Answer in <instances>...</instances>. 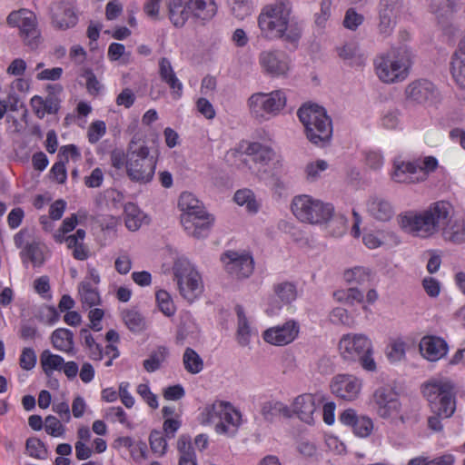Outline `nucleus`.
<instances>
[{
	"instance_id": "f257e3e1",
	"label": "nucleus",
	"mask_w": 465,
	"mask_h": 465,
	"mask_svg": "<svg viewBox=\"0 0 465 465\" xmlns=\"http://www.w3.org/2000/svg\"><path fill=\"white\" fill-rule=\"evenodd\" d=\"M292 6L290 1L281 0L263 6L258 25L267 38H279L285 42L297 43L302 32L301 24L291 16Z\"/></svg>"
},
{
	"instance_id": "f03ea898",
	"label": "nucleus",
	"mask_w": 465,
	"mask_h": 465,
	"mask_svg": "<svg viewBox=\"0 0 465 465\" xmlns=\"http://www.w3.org/2000/svg\"><path fill=\"white\" fill-rule=\"evenodd\" d=\"M455 384L447 378L432 379L422 385L423 396L430 403L433 415L428 419V427L441 431L442 419L450 418L456 410Z\"/></svg>"
},
{
	"instance_id": "7ed1b4c3",
	"label": "nucleus",
	"mask_w": 465,
	"mask_h": 465,
	"mask_svg": "<svg viewBox=\"0 0 465 465\" xmlns=\"http://www.w3.org/2000/svg\"><path fill=\"white\" fill-rule=\"evenodd\" d=\"M453 207L447 201H439L419 214L404 215L401 218V227L416 232L418 236L428 237L450 223Z\"/></svg>"
},
{
	"instance_id": "20e7f679",
	"label": "nucleus",
	"mask_w": 465,
	"mask_h": 465,
	"mask_svg": "<svg viewBox=\"0 0 465 465\" xmlns=\"http://www.w3.org/2000/svg\"><path fill=\"white\" fill-rule=\"evenodd\" d=\"M297 115L304 126L306 138L313 144L325 147L332 137V122L325 108L317 104H304Z\"/></svg>"
},
{
	"instance_id": "39448f33",
	"label": "nucleus",
	"mask_w": 465,
	"mask_h": 465,
	"mask_svg": "<svg viewBox=\"0 0 465 465\" xmlns=\"http://www.w3.org/2000/svg\"><path fill=\"white\" fill-rule=\"evenodd\" d=\"M183 212L181 223L185 231L194 238H204L209 234L213 218L206 213L203 203L191 193H183L178 201Z\"/></svg>"
},
{
	"instance_id": "423d86ee",
	"label": "nucleus",
	"mask_w": 465,
	"mask_h": 465,
	"mask_svg": "<svg viewBox=\"0 0 465 465\" xmlns=\"http://www.w3.org/2000/svg\"><path fill=\"white\" fill-rule=\"evenodd\" d=\"M157 160L150 155L144 141L133 137L127 146V176L131 181L147 183L153 178Z\"/></svg>"
},
{
	"instance_id": "0eeeda50",
	"label": "nucleus",
	"mask_w": 465,
	"mask_h": 465,
	"mask_svg": "<svg viewBox=\"0 0 465 465\" xmlns=\"http://www.w3.org/2000/svg\"><path fill=\"white\" fill-rule=\"evenodd\" d=\"M379 78L387 84L404 80L409 74L411 54L406 45L392 47L375 63Z\"/></svg>"
},
{
	"instance_id": "6e6552de",
	"label": "nucleus",
	"mask_w": 465,
	"mask_h": 465,
	"mask_svg": "<svg viewBox=\"0 0 465 465\" xmlns=\"http://www.w3.org/2000/svg\"><path fill=\"white\" fill-rule=\"evenodd\" d=\"M340 351L342 358L347 361L359 362L369 371L376 370V363L372 358V344L364 334H346L340 341Z\"/></svg>"
},
{
	"instance_id": "1a4fd4ad",
	"label": "nucleus",
	"mask_w": 465,
	"mask_h": 465,
	"mask_svg": "<svg viewBox=\"0 0 465 465\" xmlns=\"http://www.w3.org/2000/svg\"><path fill=\"white\" fill-rule=\"evenodd\" d=\"M292 211L300 221L312 224L325 223L334 213L332 204L324 203L305 194L293 198Z\"/></svg>"
},
{
	"instance_id": "9d476101",
	"label": "nucleus",
	"mask_w": 465,
	"mask_h": 465,
	"mask_svg": "<svg viewBox=\"0 0 465 465\" xmlns=\"http://www.w3.org/2000/svg\"><path fill=\"white\" fill-rule=\"evenodd\" d=\"M204 5L202 1L190 0H186L184 4L181 2L170 3V19L176 27H182L191 15L204 24L206 21L211 20L217 12L215 4L210 2L209 5Z\"/></svg>"
},
{
	"instance_id": "9b49d317",
	"label": "nucleus",
	"mask_w": 465,
	"mask_h": 465,
	"mask_svg": "<svg viewBox=\"0 0 465 465\" xmlns=\"http://www.w3.org/2000/svg\"><path fill=\"white\" fill-rule=\"evenodd\" d=\"M203 415L205 416L203 422L214 423L218 420L215 425L218 433H227L229 431L227 425L238 428L242 419L241 412L235 410L231 403L224 401H217L212 406L206 407Z\"/></svg>"
},
{
	"instance_id": "f8f14e48",
	"label": "nucleus",
	"mask_w": 465,
	"mask_h": 465,
	"mask_svg": "<svg viewBox=\"0 0 465 465\" xmlns=\"http://www.w3.org/2000/svg\"><path fill=\"white\" fill-rule=\"evenodd\" d=\"M226 272L237 279L248 278L253 272V259L245 252L227 251L221 257Z\"/></svg>"
},
{
	"instance_id": "ddd939ff",
	"label": "nucleus",
	"mask_w": 465,
	"mask_h": 465,
	"mask_svg": "<svg viewBox=\"0 0 465 465\" xmlns=\"http://www.w3.org/2000/svg\"><path fill=\"white\" fill-rule=\"evenodd\" d=\"M405 94L409 102L420 104H432L440 100L437 87L427 79H419L409 84Z\"/></svg>"
},
{
	"instance_id": "4468645a",
	"label": "nucleus",
	"mask_w": 465,
	"mask_h": 465,
	"mask_svg": "<svg viewBox=\"0 0 465 465\" xmlns=\"http://www.w3.org/2000/svg\"><path fill=\"white\" fill-rule=\"evenodd\" d=\"M259 62L264 72L273 77L285 76L291 68L290 56L280 50L262 52Z\"/></svg>"
},
{
	"instance_id": "2eb2a0df",
	"label": "nucleus",
	"mask_w": 465,
	"mask_h": 465,
	"mask_svg": "<svg viewBox=\"0 0 465 465\" xmlns=\"http://www.w3.org/2000/svg\"><path fill=\"white\" fill-rule=\"evenodd\" d=\"M459 0H431L430 11L447 35H453L457 32L451 21L459 10Z\"/></svg>"
},
{
	"instance_id": "dca6fc26",
	"label": "nucleus",
	"mask_w": 465,
	"mask_h": 465,
	"mask_svg": "<svg viewBox=\"0 0 465 465\" xmlns=\"http://www.w3.org/2000/svg\"><path fill=\"white\" fill-rule=\"evenodd\" d=\"M52 25L60 30H66L74 27L78 21L77 15L69 3L56 1L49 7Z\"/></svg>"
},
{
	"instance_id": "f3484780",
	"label": "nucleus",
	"mask_w": 465,
	"mask_h": 465,
	"mask_svg": "<svg viewBox=\"0 0 465 465\" xmlns=\"http://www.w3.org/2000/svg\"><path fill=\"white\" fill-rule=\"evenodd\" d=\"M299 333V324L291 320L282 325L270 328L263 332L265 341L282 346L292 342Z\"/></svg>"
},
{
	"instance_id": "a211bd4d",
	"label": "nucleus",
	"mask_w": 465,
	"mask_h": 465,
	"mask_svg": "<svg viewBox=\"0 0 465 465\" xmlns=\"http://www.w3.org/2000/svg\"><path fill=\"white\" fill-rule=\"evenodd\" d=\"M361 386L360 380L351 375H337L331 381V390L341 399L353 401L358 397Z\"/></svg>"
},
{
	"instance_id": "6ab92c4d",
	"label": "nucleus",
	"mask_w": 465,
	"mask_h": 465,
	"mask_svg": "<svg viewBox=\"0 0 465 465\" xmlns=\"http://www.w3.org/2000/svg\"><path fill=\"white\" fill-rule=\"evenodd\" d=\"M374 401L381 418H389L400 411L401 402L398 394L391 388L382 387L376 390Z\"/></svg>"
},
{
	"instance_id": "aec40b11",
	"label": "nucleus",
	"mask_w": 465,
	"mask_h": 465,
	"mask_svg": "<svg viewBox=\"0 0 465 465\" xmlns=\"http://www.w3.org/2000/svg\"><path fill=\"white\" fill-rule=\"evenodd\" d=\"M339 420L343 425L352 428L355 435L365 438L368 437L372 430V420L366 416H358L352 409L343 411L339 416Z\"/></svg>"
},
{
	"instance_id": "412c9836",
	"label": "nucleus",
	"mask_w": 465,
	"mask_h": 465,
	"mask_svg": "<svg viewBox=\"0 0 465 465\" xmlns=\"http://www.w3.org/2000/svg\"><path fill=\"white\" fill-rule=\"evenodd\" d=\"M420 351L424 358L436 361L447 354L448 343L440 337H423L420 343Z\"/></svg>"
},
{
	"instance_id": "4be33fe9",
	"label": "nucleus",
	"mask_w": 465,
	"mask_h": 465,
	"mask_svg": "<svg viewBox=\"0 0 465 465\" xmlns=\"http://www.w3.org/2000/svg\"><path fill=\"white\" fill-rule=\"evenodd\" d=\"M315 397L316 395L304 393L297 396L292 403V412L301 420L308 424L314 422L313 413L316 411Z\"/></svg>"
},
{
	"instance_id": "5701e85b",
	"label": "nucleus",
	"mask_w": 465,
	"mask_h": 465,
	"mask_svg": "<svg viewBox=\"0 0 465 465\" xmlns=\"http://www.w3.org/2000/svg\"><path fill=\"white\" fill-rule=\"evenodd\" d=\"M367 211L374 219L386 222L391 219L394 214V209L391 203L379 196H372L368 200Z\"/></svg>"
},
{
	"instance_id": "b1692460",
	"label": "nucleus",
	"mask_w": 465,
	"mask_h": 465,
	"mask_svg": "<svg viewBox=\"0 0 465 465\" xmlns=\"http://www.w3.org/2000/svg\"><path fill=\"white\" fill-rule=\"evenodd\" d=\"M391 178L396 183H414L420 182L418 167L415 163L401 162L394 164Z\"/></svg>"
},
{
	"instance_id": "393cba45",
	"label": "nucleus",
	"mask_w": 465,
	"mask_h": 465,
	"mask_svg": "<svg viewBox=\"0 0 465 465\" xmlns=\"http://www.w3.org/2000/svg\"><path fill=\"white\" fill-rule=\"evenodd\" d=\"M60 98L56 96H47L43 98L39 95H35L31 99V105L39 118H44L46 114H56L60 108Z\"/></svg>"
},
{
	"instance_id": "a878e982",
	"label": "nucleus",
	"mask_w": 465,
	"mask_h": 465,
	"mask_svg": "<svg viewBox=\"0 0 465 465\" xmlns=\"http://www.w3.org/2000/svg\"><path fill=\"white\" fill-rule=\"evenodd\" d=\"M177 284L181 294L189 302H193L203 292L201 276L198 272L191 273V276L183 281L180 280Z\"/></svg>"
},
{
	"instance_id": "bb28decb",
	"label": "nucleus",
	"mask_w": 465,
	"mask_h": 465,
	"mask_svg": "<svg viewBox=\"0 0 465 465\" xmlns=\"http://www.w3.org/2000/svg\"><path fill=\"white\" fill-rule=\"evenodd\" d=\"M51 341L55 349L74 354V333L72 331L65 328L56 329L51 335Z\"/></svg>"
},
{
	"instance_id": "cd10ccee",
	"label": "nucleus",
	"mask_w": 465,
	"mask_h": 465,
	"mask_svg": "<svg viewBox=\"0 0 465 465\" xmlns=\"http://www.w3.org/2000/svg\"><path fill=\"white\" fill-rule=\"evenodd\" d=\"M125 225L132 231H137L144 222L148 223V217L134 203L124 204Z\"/></svg>"
},
{
	"instance_id": "c85d7f7f",
	"label": "nucleus",
	"mask_w": 465,
	"mask_h": 465,
	"mask_svg": "<svg viewBox=\"0 0 465 465\" xmlns=\"http://www.w3.org/2000/svg\"><path fill=\"white\" fill-rule=\"evenodd\" d=\"M20 36L23 43L30 49H36L42 43V36L40 30L37 27V20H28L27 24L20 31Z\"/></svg>"
},
{
	"instance_id": "c756f323",
	"label": "nucleus",
	"mask_w": 465,
	"mask_h": 465,
	"mask_svg": "<svg viewBox=\"0 0 465 465\" xmlns=\"http://www.w3.org/2000/svg\"><path fill=\"white\" fill-rule=\"evenodd\" d=\"M251 114L257 120L265 119V114H270L264 93H256L248 99Z\"/></svg>"
},
{
	"instance_id": "7c9ffc66",
	"label": "nucleus",
	"mask_w": 465,
	"mask_h": 465,
	"mask_svg": "<svg viewBox=\"0 0 465 465\" xmlns=\"http://www.w3.org/2000/svg\"><path fill=\"white\" fill-rule=\"evenodd\" d=\"M442 235L446 241L461 243L465 242V220L452 221L443 229Z\"/></svg>"
},
{
	"instance_id": "2f4dec72",
	"label": "nucleus",
	"mask_w": 465,
	"mask_h": 465,
	"mask_svg": "<svg viewBox=\"0 0 465 465\" xmlns=\"http://www.w3.org/2000/svg\"><path fill=\"white\" fill-rule=\"evenodd\" d=\"M64 358L57 354H53L49 350H45L40 355V363L45 374L50 377L54 371H62Z\"/></svg>"
},
{
	"instance_id": "473e14b6",
	"label": "nucleus",
	"mask_w": 465,
	"mask_h": 465,
	"mask_svg": "<svg viewBox=\"0 0 465 465\" xmlns=\"http://www.w3.org/2000/svg\"><path fill=\"white\" fill-rule=\"evenodd\" d=\"M235 312L238 317L237 341L241 346L245 347L250 343L251 328L243 308L241 305H236Z\"/></svg>"
},
{
	"instance_id": "72a5a7b5",
	"label": "nucleus",
	"mask_w": 465,
	"mask_h": 465,
	"mask_svg": "<svg viewBox=\"0 0 465 465\" xmlns=\"http://www.w3.org/2000/svg\"><path fill=\"white\" fill-rule=\"evenodd\" d=\"M378 14H379V24H378L379 33L381 35H382L383 36H388L391 34V32L393 31V28L395 26L396 12L379 6Z\"/></svg>"
},
{
	"instance_id": "f704fd0d",
	"label": "nucleus",
	"mask_w": 465,
	"mask_h": 465,
	"mask_svg": "<svg viewBox=\"0 0 465 465\" xmlns=\"http://www.w3.org/2000/svg\"><path fill=\"white\" fill-rule=\"evenodd\" d=\"M168 349L165 346H159L151 351L148 359L144 360L143 366L148 372L156 371L161 368L162 363L168 356Z\"/></svg>"
},
{
	"instance_id": "c9c22d12",
	"label": "nucleus",
	"mask_w": 465,
	"mask_h": 465,
	"mask_svg": "<svg viewBox=\"0 0 465 465\" xmlns=\"http://www.w3.org/2000/svg\"><path fill=\"white\" fill-rule=\"evenodd\" d=\"M122 317L126 327L133 332H141L146 328L144 317L135 310H125Z\"/></svg>"
},
{
	"instance_id": "e433bc0d",
	"label": "nucleus",
	"mask_w": 465,
	"mask_h": 465,
	"mask_svg": "<svg viewBox=\"0 0 465 465\" xmlns=\"http://www.w3.org/2000/svg\"><path fill=\"white\" fill-rule=\"evenodd\" d=\"M183 363L187 372L197 374L203 369V361L201 356L192 348L187 347L183 355Z\"/></svg>"
},
{
	"instance_id": "4c0bfd02",
	"label": "nucleus",
	"mask_w": 465,
	"mask_h": 465,
	"mask_svg": "<svg viewBox=\"0 0 465 465\" xmlns=\"http://www.w3.org/2000/svg\"><path fill=\"white\" fill-rule=\"evenodd\" d=\"M371 271L364 267H355L344 272V279L350 283L363 286L371 282Z\"/></svg>"
},
{
	"instance_id": "58836bf2",
	"label": "nucleus",
	"mask_w": 465,
	"mask_h": 465,
	"mask_svg": "<svg viewBox=\"0 0 465 465\" xmlns=\"http://www.w3.org/2000/svg\"><path fill=\"white\" fill-rule=\"evenodd\" d=\"M247 152L249 154L253 155L252 160L255 163L262 164L268 163L272 159L273 155V152L271 148L263 146L259 143H251L247 148Z\"/></svg>"
},
{
	"instance_id": "ea45409f",
	"label": "nucleus",
	"mask_w": 465,
	"mask_h": 465,
	"mask_svg": "<svg viewBox=\"0 0 465 465\" xmlns=\"http://www.w3.org/2000/svg\"><path fill=\"white\" fill-rule=\"evenodd\" d=\"M26 453L35 459L46 460L48 457V450L45 443L38 438L31 437L25 442Z\"/></svg>"
},
{
	"instance_id": "a19ab883",
	"label": "nucleus",
	"mask_w": 465,
	"mask_h": 465,
	"mask_svg": "<svg viewBox=\"0 0 465 465\" xmlns=\"http://www.w3.org/2000/svg\"><path fill=\"white\" fill-rule=\"evenodd\" d=\"M81 300L84 303L92 307L100 302V295L95 288H93L91 283L88 282H82L78 287Z\"/></svg>"
},
{
	"instance_id": "79ce46f5",
	"label": "nucleus",
	"mask_w": 465,
	"mask_h": 465,
	"mask_svg": "<svg viewBox=\"0 0 465 465\" xmlns=\"http://www.w3.org/2000/svg\"><path fill=\"white\" fill-rule=\"evenodd\" d=\"M28 20H35V15L28 9L22 8L17 11H13L6 18V22L11 26H17L21 30L24 25L27 24Z\"/></svg>"
},
{
	"instance_id": "37998d69",
	"label": "nucleus",
	"mask_w": 465,
	"mask_h": 465,
	"mask_svg": "<svg viewBox=\"0 0 465 465\" xmlns=\"http://www.w3.org/2000/svg\"><path fill=\"white\" fill-rule=\"evenodd\" d=\"M265 100L268 104L270 114H278L286 104V96L281 90L265 94Z\"/></svg>"
},
{
	"instance_id": "c03bdc74",
	"label": "nucleus",
	"mask_w": 465,
	"mask_h": 465,
	"mask_svg": "<svg viewBox=\"0 0 465 465\" xmlns=\"http://www.w3.org/2000/svg\"><path fill=\"white\" fill-rule=\"evenodd\" d=\"M7 111L17 114L20 112L21 115H25L26 110L24 103L16 94H9L6 99L2 100V118Z\"/></svg>"
},
{
	"instance_id": "a18cd8bd",
	"label": "nucleus",
	"mask_w": 465,
	"mask_h": 465,
	"mask_svg": "<svg viewBox=\"0 0 465 465\" xmlns=\"http://www.w3.org/2000/svg\"><path fill=\"white\" fill-rule=\"evenodd\" d=\"M233 200L239 205H246L249 212L255 213L258 211V204L255 201L254 194L249 189L236 191Z\"/></svg>"
},
{
	"instance_id": "49530a36",
	"label": "nucleus",
	"mask_w": 465,
	"mask_h": 465,
	"mask_svg": "<svg viewBox=\"0 0 465 465\" xmlns=\"http://www.w3.org/2000/svg\"><path fill=\"white\" fill-rule=\"evenodd\" d=\"M451 74L457 84L465 88V55L453 56L451 61Z\"/></svg>"
},
{
	"instance_id": "de8ad7c7",
	"label": "nucleus",
	"mask_w": 465,
	"mask_h": 465,
	"mask_svg": "<svg viewBox=\"0 0 465 465\" xmlns=\"http://www.w3.org/2000/svg\"><path fill=\"white\" fill-rule=\"evenodd\" d=\"M150 448L153 453L163 456L167 450V441L160 430H153L149 436Z\"/></svg>"
},
{
	"instance_id": "09e8293b",
	"label": "nucleus",
	"mask_w": 465,
	"mask_h": 465,
	"mask_svg": "<svg viewBox=\"0 0 465 465\" xmlns=\"http://www.w3.org/2000/svg\"><path fill=\"white\" fill-rule=\"evenodd\" d=\"M26 257L34 263L35 266H41L44 262V253L40 247L39 242L35 241H32V242H27V245L24 250Z\"/></svg>"
},
{
	"instance_id": "8fccbe9b",
	"label": "nucleus",
	"mask_w": 465,
	"mask_h": 465,
	"mask_svg": "<svg viewBox=\"0 0 465 465\" xmlns=\"http://www.w3.org/2000/svg\"><path fill=\"white\" fill-rule=\"evenodd\" d=\"M155 296L160 311L166 316L173 315L175 308L170 294L163 290H159Z\"/></svg>"
},
{
	"instance_id": "3c124183",
	"label": "nucleus",
	"mask_w": 465,
	"mask_h": 465,
	"mask_svg": "<svg viewBox=\"0 0 465 465\" xmlns=\"http://www.w3.org/2000/svg\"><path fill=\"white\" fill-rule=\"evenodd\" d=\"M173 269L174 276L177 279V283L180 282V280L183 281L187 277L191 276V273L197 272L193 269L190 262L184 258L177 259Z\"/></svg>"
},
{
	"instance_id": "603ef678",
	"label": "nucleus",
	"mask_w": 465,
	"mask_h": 465,
	"mask_svg": "<svg viewBox=\"0 0 465 465\" xmlns=\"http://www.w3.org/2000/svg\"><path fill=\"white\" fill-rule=\"evenodd\" d=\"M415 163L418 167V175L420 181H424L428 173L435 171L438 167V160L433 156H427L420 162H415Z\"/></svg>"
},
{
	"instance_id": "864d4df0",
	"label": "nucleus",
	"mask_w": 465,
	"mask_h": 465,
	"mask_svg": "<svg viewBox=\"0 0 465 465\" xmlns=\"http://www.w3.org/2000/svg\"><path fill=\"white\" fill-rule=\"evenodd\" d=\"M329 164L325 160H317L315 163H309L305 167L306 180L315 182L320 177V172L327 170Z\"/></svg>"
},
{
	"instance_id": "5fc2aeb1",
	"label": "nucleus",
	"mask_w": 465,
	"mask_h": 465,
	"mask_svg": "<svg viewBox=\"0 0 465 465\" xmlns=\"http://www.w3.org/2000/svg\"><path fill=\"white\" fill-rule=\"evenodd\" d=\"M275 292L285 303H291L296 298L295 286L290 282H283L276 285Z\"/></svg>"
},
{
	"instance_id": "6e6d98bb",
	"label": "nucleus",
	"mask_w": 465,
	"mask_h": 465,
	"mask_svg": "<svg viewBox=\"0 0 465 465\" xmlns=\"http://www.w3.org/2000/svg\"><path fill=\"white\" fill-rule=\"evenodd\" d=\"M364 21L362 15L358 14L354 8H349L343 19V25L345 28L355 31Z\"/></svg>"
},
{
	"instance_id": "4d7b16f0",
	"label": "nucleus",
	"mask_w": 465,
	"mask_h": 465,
	"mask_svg": "<svg viewBox=\"0 0 465 465\" xmlns=\"http://www.w3.org/2000/svg\"><path fill=\"white\" fill-rule=\"evenodd\" d=\"M45 431L53 437H60L64 433V428L60 420L53 416L48 415L45 420Z\"/></svg>"
},
{
	"instance_id": "13d9d810",
	"label": "nucleus",
	"mask_w": 465,
	"mask_h": 465,
	"mask_svg": "<svg viewBox=\"0 0 465 465\" xmlns=\"http://www.w3.org/2000/svg\"><path fill=\"white\" fill-rule=\"evenodd\" d=\"M332 0H322L320 12L315 14V24L323 27L331 15Z\"/></svg>"
},
{
	"instance_id": "bf43d9fd",
	"label": "nucleus",
	"mask_w": 465,
	"mask_h": 465,
	"mask_svg": "<svg viewBox=\"0 0 465 465\" xmlns=\"http://www.w3.org/2000/svg\"><path fill=\"white\" fill-rule=\"evenodd\" d=\"M232 15L239 18L243 19L249 15L252 11V5L250 0H232Z\"/></svg>"
},
{
	"instance_id": "052dcab7",
	"label": "nucleus",
	"mask_w": 465,
	"mask_h": 465,
	"mask_svg": "<svg viewBox=\"0 0 465 465\" xmlns=\"http://www.w3.org/2000/svg\"><path fill=\"white\" fill-rule=\"evenodd\" d=\"M36 354L32 348H24L20 356V366L22 369L30 371L36 364Z\"/></svg>"
},
{
	"instance_id": "680f3d73",
	"label": "nucleus",
	"mask_w": 465,
	"mask_h": 465,
	"mask_svg": "<svg viewBox=\"0 0 465 465\" xmlns=\"http://www.w3.org/2000/svg\"><path fill=\"white\" fill-rule=\"evenodd\" d=\"M37 318L40 322H43L47 324H54L56 322L60 314L58 311L54 306H45L39 311V314Z\"/></svg>"
},
{
	"instance_id": "e2e57ef3",
	"label": "nucleus",
	"mask_w": 465,
	"mask_h": 465,
	"mask_svg": "<svg viewBox=\"0 0 465 465\" xmlns=\"http://www.w3.org/2000/svg\"><path fill=\"white\" fill-rule=\"evenodd\" d=\"M106 126L104 121L94 122L88 130V140L91 143H97L105 134Z\"/></svg>"
},
{
	"instance_id": "0e129e2a",
	"label": "nucleus",
	"mask_w": 465,
	"mask_h": 465,
	"mask_svg": "<svg viewBox=\"0 0 465 465\" xmlns=\"http://www.w3.org/2000/svg\"><path fill=\"white\" fill-rule=\"evenodd\" d=\"M137 392L147 402V404L151 408H153V409L158 408L157 396L151 391V390L147 384H144V383L139 384L137 387Z\"/></svg>"
},
{
	"instance_id": "69168bd1",
	"label": "nucleus",
	"mask_w": 465,
	"mask_h": 465,
	"mask_svg": "<svg viewBox=\"0 0 465 465\" xmlns=\"http://www.w3.org/2000/svg\"><path fill=\"white\" fill-rule=\"evenodd\" d=\"M405 356V343L403 341H394L389 351L387 352V357L391 361H400Z\"/></svg>"
},
{
	"instance_id": "338daca9",
	"label": "nucleus",
	"mask_w": 465,
	"mask_h": 465,
	"mask_svg": "<svg viewBox=\"0 0 465 465\" xmlns=\"http://www.w3.org/2000/svg\"><path fill=\"white\" fill-rule=\"evenodd\" d=\"M330 320L334 324L348 325L351 322V317L344 308H334L330 313Z\"/></svg>"
},
{
	"instance_id": "774afa93",
	"label": "nucleus",
	"mask_w": 465,
	"mask_h": 465,
	"mask_svg": "<svg viewBox=\"0 0 465 465\" xmlns=\"http://www.w3.org/2000/svg\"><path fill=\"white\" fill-rule=\"evenodd\" d=\"M86 79V88L91 94H97L102 85L91 69H85L83 74Z\"/></svg>"
}]
</instances>
